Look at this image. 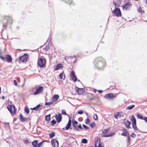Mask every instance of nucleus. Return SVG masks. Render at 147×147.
I'll list each match as a JSON object with an SVG mask.
<instances>
[{"label":"nucleus","mask_w":147,"mask_h":147,"mask_svg":"<svg viewBox=\"0 0 147 147\" xmlns=\"http://www.w3.org/2000/svg\"><path fill=\"white\" fill-rule=\"evenodd\" d=\"M112 12L114 13L116 16H121V11L119 9L116 7L114 9L113 11H112Z\"/></svg>","instance_id":"obj_7"},{"label":"nucleus","mask_w":147,"mask_h":147,"mask_svg":"<svg viewBox=\"0 0 147 147\" xmlns=\"http://www.w3.org/2000/svg\"><path fill=\"white\" fill-rule=\"evenodd\" d=\"M138 10L139 12L141 13L142 14V12H144V11H143L142 10V9L141 8V7H139V8L138 9Z\"/></svg>","instance_id":"obj_39"},{"label":"nucleus","mask_w":147,"mask_h":147,"mask_svg":"<svg viewBox=\"0 0 147 147\" xmlns=\"http://www.w3.org/2000/svg\"><path fill=\"white\" fill-rule=\"evenodd\" d=\"M59 96L58 95H55L52 98V100L53 102H55L57 100L59 97Z\"/></svg>","instance_id":"obj_19"},{"label":"nucleus","mask_w":147,"mask_h":147,"mask_svg":"<svg viewBox=\"0 0 147 147\" xmlns=\"http://www.w3.org/2000/svg\"><path fill=\"white\" fill-rule=\"evenodd\" d=\"M3 26L2 30L5 29L6 27L10 26L13 23L12 18L8 16H5L3 19Z\"/></svg>","instance_id":"obj_2"},{"label":"nucleus","mask_w":147,"mask_h":147,"mask_svg":"<svg viewBox=\"0 0 147 147\" xmlns=\"http://www.w3.org/2000/svg\"><path fill=\"white\" fill-rule=\"evenodd\" d=\"M100 139L99 138H97L95 140V147H103V144L100 143Z\"/></svg>","instance_id":"obj_6"},{"label":"nucleus","mask_w":147,"mask_h":147,"mask_svg":"<svg viewBox=\"0 0 147 147\" xmlns=\"http://www.w3.org/2000/svg\"><path fill=\"white\" fill-rule=\"evenodd\" d=\"M113 4H114V5H115V8L116 7V3L115 2H114Z\"/></svg>","instance_id":"obj_62"},{"label":"nucleus","mask_w":147,"mask_h":147,"mask_svg":"<svg viewBox=\"0 0 147 147\" xmlns=\"http://www.w3.org/2000/svg\"><path fill=\"white\" fill-rule=\"evenodd\" d=\"M0 58L3 61H6L5 57H4L0 55Z\"/></svg>","instance_id":"obj_43"},{"label":"nucleus","mask_w":147,"mask_h":147,"mask_svg":"<svg viewBox=\"0 0 147 147\" xmlns=\"http://www.w3.org/2000/svg\"><path fill=\"white\" fill-rule=\"evenodd\" d=\"M72 58H76V56H73L71 57Z\"/></svg>","instance_id":"obj_61"},{"label":"nucleus","mask_w":147,"mask_h":147,"mask_svg":"<svg viewBox=\"0 0 147 147\" xmlns=\"http://www.w3.org/2000/svg\"><path fill=\"white\" fill-rule=\"evenodd\" d=\"M98 91L100 94L102 93V90H98Z\"/></svg>","instance_id":"obj_57"},{"label":"nucleus","mask_w":147,"mask_h":147,"mask_svg":"<svg viewBox=\"0 0 147 147\" xmlns=\"http://www.w3.org/2000/svg\"><path fill=\"white\" fill-rule=\"evenodd\" d=\"M40 107V105L39 104L36 107L33 108L34 110H37Z\"/></svg>","instance_id":"obj_33"},{"label":"nucleus","mask_w":147,"mask_h":147,"mask_svg":"<svg viewBox=\"0 0 147 147\" xmlns=\"http://www.w3.org/2000/svg\"><path fill=\"white\" fill-rule=\"evenodd\" d=\"M33 146V147H39L37 144L35 146Z\"/></svg>","instance_id":"obj_59"},{"label":"nucleus","mask_w":147,"mask_h":147,"mask_svg":"<svg viewBox=\"0 0 147 147\" xmlns=\"http://www.w3.org/2000/svg\"><path fill=\"white\" fill-rule=\"evenodd\" d=\"M2 98L3 99V100H4L5 99V97L4 96H2Z\"/></svg>","instance_id":"obj_63"},{"label":"nucleus","mask_w":147,"mask_h":147,"mask_svg":"<svg viewBox=\"0 0 147 147\" xmlns=\"http://www.w3.org/2000/svg\"><path fill=\"white\" fill-rule=\"evenodd\" d=\"M117 113L118 114V116L120 118H122L124 117V115L122 112H117Z\"/></svg>","instance_id":"obj_30"},{"label":"nucleus","mask_w":147,"mask_h":147,"mask_svg":"<svg viewBox=\"0 0 147 147\" xmlns=\"http://www.w3.org/2000/svg\"><path fill=\"white\" fill-rule=\"evenodd\" d=\"M97 91V90L95 89H94V91L95 92H96V91Z\"/></svg>","instance_id":"obj_64"},{"label":"nucleus","mask_w":147,"mask_h":147,"mask_svg":"<svg viewBox=\"0 0 147 147\" xmlns=\"http://www.w3.org/2000/svg\"><path fill=\"white\" fill-rule=\"evenodd\" d=\"M78 127L79 129H83V128L82 127L81 124H80L79 125H78Z\"/></svg>","instance_id":"obj_51"},{"label":"nucleus","mask_w":147,"mask_h":147,"mask_svg":"<svg viewBox=\"0 0 147 147\" xmlns=\"http://www.w3.org/2000/svg\"><path fill=\"white\" fill-rule=\"evenodd\" d=\"M51 142L54 147H58V142L55 139L51 140Z\"/></svg>","instance_id":"obj_9"},{"label":"nucleus","mask_w":147,"mask_h":147,"mask_svg":"<svg viewBox=\"0 0 147 147\" xmlns=\"http://www.w3.org/2000/svg\"><path fill=\"white\" fill-rule=\"evenodd\" d=\"M72 1L71 0H70L69 1V3H68L69 4H70L72 3Z\"/></svg>","instance_id":"obj_58"},{"label":"nucleus","mask_w":147,"mask_h":147,"mask_svg":"<svg viewBox=\"0 0 147 147\" xmlns=\"http://www.w3.org/2000/svg\"><path fill=\"white\" fill-rule=\"evenodd\" d=\"M51 125L53 126L56 123V121L55 119H53L51 121Z\"/></svg>","instance_id":"obj_34"},{"label":"nucleus","mask_w":147,"mask_h":147,"mask_svg":"<svg viewBox=\"0 0 147 147\" xmlns=\"http://www.w3.org/2000/svg\"><path fill=\"white\" fill-rule=\"evenodd\" d=\"M83 113V111L82 110H80L78 111V113L80 114H82Z\"/></svg>","instance_id":"obj_52"},{"label":"nucleus","mask_w":147,"mask_h":147,"mask_svg":"<svg viewBox=\"0 0 147 147\" xmlns=\"http://www.w3.org/2000/svg\"><path fill=\"white\" fill-rule=\"evenodd\" d=\"M75 89L76 91L79 95L82 94L84 92V90L83 88H80L77 86H76Z\"/></svg>","instance_id":"obj_10"},{"label":"nucleus","mask_w":147,"mask_h":147,"mask_svg":"<svg viewBox=\"0 0 147 147\" xmlns=\"http://www.w3.org/2000/svg\"><path fill=\"white\" fill-rule=\"evenodd\" d=\"M83 126V127L85 129H86V130H89L90 129V128L89 127H88L85 125L84 124H83L82 125Z\"/></svg>","instance_id":"obj_35"},{"label":"nucleus","mask_w":147,"mask_h":147,"mask_svg":"<svg viewBox=\"0 0 147 147\" xmlns=\"http://www.w3.org/2000/svg\"><path fill=\"white\" fill-rule=\"evenodd\" d=\"M62 65L60 63L57 64L55 67V70H58L62 67Z\"/></svg>","instance_id":"obj_23"},{"label":"nucleus","mask_w":147,"mask_h":147,"mask_svg":"<svg viewBox=\"0 0 147 147\" xmlns=\"http://www.w3.org/2000/svg\"><path fill=\"white\" fill-rule=\"evenodd\" d=\"M146 122L147 123V117H144V119Z\"/></svg>","instance_id":"obj_54"},{"label":"nucleus","mask_w":147,"mask_h":147,"mask_svg":"<svg viewBox=\"0 0 147 147\" xmlns=\"http://www.w3.org/2000/svg\"><path fill=\"white\" fill-rule=\"evenodd\" d=\"M125 125L127 128H130L131 127H130V125L131 124V122L130 121L127 120V122H125Z\"/></svg>","instance_id":"obj_21"},{"label":"nucleus","mask_w":147,"mask_h":147,"mask_svg":"<svg viewBox=\"0 0 147 147\" xmlns=\"http://www.w3.org/2000/svg\"><path fill=\"white\" fill-rule=\"evenodd\" d=\"M118 114L117 113H117L114 115V117L115 118L117 119L118 118Z\"/></svg>","instance_id":"obj_47"},{"label":"nucleus","mask_w":147,"mask_h":147,"mask_svg":"<svg viewBox=\"0 0 147 147\" xmlns=\"http://www.w3.org/2000/svg\"><path fill=\"white\" fill-rule=\"evenodd\" d=\"M29 142V141L28 140H26L25 141V143H27Z\"/></svg>","instance_id":"obj_60"},{"label":"nucleus","mask_w":147,"mask_h":147,"mask_svg":"<svg viewBox=\"0 0 147 147\" xmlns=\"http://www.w3.org/2000/svg\"><path fill=\"white\" fill-rule=\"evenodd\" d=\"M93 118L94 119L96 120H97L98 119V116L96 114H94L93 115Z\"/></svg>","instance_id":"obj_45"},{"label":"nucleus","mask_w":147,"mask_h":147,"mask_svg":"<svg viewBox=\"0 0 147 147\" xmlns=\"http://www.w3.org/2000/svg\"><path fill=\"white\" fill-rule=\"evenodd\" d=\"M104 97L105 98L108 99H111L115 97L114 95L111 93H109L106 94Z\"/></svg>","instance_id":"obj_12"},{"label":"nucleus","mask_w":147,"mask_h":147,"mask_svg":"<svg viewBox=\"0 0 147 147\" xmlns=\"http://www.w3.org/2000/svg\"><path fill=\"white\" fill-rule=\"evenodd\" d=\"M61 113L63 115H67V114L66 113V111L63 109L62 110Z\"/></svg>","instance_id":"obj_40"},{"label":"nucleus","mask_w":147,"mask_h":147,"mask_svg":"<svg viewBox=\"0 0 147 147\" xmlns=\"http://www.w3.org/2000/svg\"><path fill=\"white\" fill-rule=\"evenodd\" d=\"M95 124L94 122L91 123L90 124V127L92 128H93L94 127V126H95Z\"/></svg>","instance_id":"obj_42"},{"label":"nucleus","mask_w":147,"mask_h":147,"mask_svg":"<svg viewBox=\"0 0 147 147\" xmlns=\"http://www.w3.org/2000/svg\"><path fill=\"white\" fill-rule=\"evenodd\" d=\"M45 119L48 122L50 121V114L47 115L46 116Z\"/></svg>","instance_id":"obj_29"},{"label":"nucleus","mask_w":147,"mask_h":147,"mask_svg":"<svg viewBox=\"0 0 147 147\" xmlns=\"http://www.w3.org/2000/svg\"><path fill=\"white\" fill-rule=\"evenodd\" d=\"M131 4L129 2H127L123 6V9H127L129 7L131 6Z\"/></svg>","instance_id":"obj_17"},{"label":"nucleus","mask_w":147,"mask_h":147,"mask_svg":"<svg viewBox=\"0 0 147 147\" xmlns=\"http://www.w3.org/2000/svg\"><path fill=\"white\" fill-rule=\"evenodd\" d=\"M131 121L132 122V124H136V119L133 115L131 117Z\"/></svg>","instance_id":"obj_18"},{"label":"nucleus","mask_w":147,"mask_h":147,"mask_svg":"<svg viewBox=\"0 0 147 147\" xmlns=\"http://www.w3.org/2000/svg\"><path fill=\"white\" fill-rule=\"evenodd\" d=\"M115 133H109V134H105V135H103V137H109L110 136H113L114 134Z\"/></svg>","instance_id":"obj_22"},{"label":"nucleus","mask_w":147,"mask_h":147,"mask_svg":"<svg viewBox=\"0 0 147 147\" xmlns=\"http://www.w3.org/2000/svg\"><path fill=\"white\" fill-rule=\"evenodd\" d=\"M127 132H123L122 134L121 135L122 136H127Z\"/></svg>","instance_id":"obj_48"},{"label":"nucleus","mask_w":147,"mask_h":147,"mask_svg":"<svg viewBox=\"0 0 147 147\" xmlns=\"http://www.w3.org/2000/svg\"><path fill=\"white\" fill-rule=\"evenodd\" d=\"M109 129H108L103 130L102 131V133L103 134H105L106 133H108L109 132Z\"/></svg>","instance_id":"obj_32"},{"label":"nucleus","mask_w":147,"mask_h":147,"mask_svg":"<svg viewBox=\"0 0 147 147\" xmlns=\"http://www.w3.org/2000/svg\"><path fill=\"white\" fill-rule=\"evenodd\" d=\"M136 135L134 133H133L131 135V137L135 138L136 137Z\"/></svg>","instance_id":"obj_46"},{"label":"nucleus","mask_w":147,"mask_h":147,"mask_svg":"<svg viewBox=\"0 0 147 147\" xmlns=\"http://www.w3.org/2000/svg\"><path fill=\"white\" fill-rule=\"evenodd\" d=\"M85 121L86 124H89L90 123V120L88 118H87L86 119Z\"/></svg>","instance_id":"obj_44"},{"label":"nucleus","mask_w":147,"mask_h":147,"mask_svg":"<svg viewBox=\"0 0 147 147\" xmlns=\"http://www.w3.org/2000/svg\"><path fill=\"white\" fill-rule=\"evenodd\" d=\"M6 61L8 63H11L12 61V58L9 55H6Z\"/></svg>","instance_id":"obj_15"},{"label":"nucleus","mask_w":147,"mask_h":147,"mask_svg":"<svg viewBox=\"0 0 147 147\" xmlns=\"http://www.w3.org/2000/svg\"><path fill=\"white\" fill-rule=\"evenodd\" d=\"M74 124V125H77L78 124V122L74 120L73 119H72V124Z\"/></svg>","instance_id":"obj_38"},{"label":"nucleus","mask_w":147,"mask_h":147,"mask_svg":"<svg viewBox=\"0 0 147 147\" xmlns=\"http://www.w3.org/2000/svg\"><path fill=\"white\" fill-rule=\"evenodd\" d=\"M44 87L42 86H39L37 87L36 88V90L34 93V95H37L41 93L43 91Z\"/></svg>","instance_id":"obj_5"},{"label":"nucleus","mask_w":147,"mask_h":147,"mask_svg":"<svg viewBox=\"0 0 147 147\" xmlns=\"http://www.w3.org/2000/svg\"><path fill=\"white\" fill-rule=\"evenodd\" d=\"M37 144V141L36 140H34L32 143L33 146H35Z\"/></svg>","instance_id":"obj_37"},{"label":"nucleus","mask_w":147,"mask_h":147,"mask_svg":"<svg viewBox=\"0 0 147 147\" xmlns=\"http://www.w3.org/2000/svg\"><path fill=\"white\" fill-rule=\"evenodd\" d=\"M76 125H74V124H72V127L73 129L74 130L76 131H79L80 130L78 129V126H76Z\"/></svg>","instance_id":"obj_20"},{"label":"nucleus","mask_w":147,"mask_h":147,"mask_svg":"<svg viewBox=\"0 0 147 147\" xmlns=\"http://www.w3.org/2000/svg\"><path fill=\"white\" fill-rule=\"evenodd\" d=\"M64 73H61L59 75V76L60 78L61 79L64 80L65 78V75H64Z\"/></svg>","instance_id":"obj_25"},{"label":"nucleus","mask_w":147,"mask_h":147,"mask_svg":"<svg viewBox=\"0 0 147 147\" xmlns=\"http://www.w3.org/2000/svg\"><path fill=\"white\" fill-rule=\"evenodd\" d=\"M137 117L138 119H141L143 120L144 118L142 115L140 114H138L137 115Z\"/></svg>","instance_id":"obj_24"},{"label":"nucleus","mask_w":147,"mask_h":147,"mask_svg":"<svg viewBox=\"0 0 147 147\" xmlns=\"http://www.w3.org/2000/svg\"><path fill=\"white\" fill-rule=\"evenodd\" d=\"M127 138L128 140V142H129L130 140V136L129 135H128L127 136Z\"/></svg>","instance_id":"obj_55"},{"label":"nucleus","mask_w":147,"mask_h":147,"mask_svg":"<svg viewBox=\"0 0 147 147\" xmlns=\"http://www.w3.org/2000/svg\"><path fill=\"white\" fill-rule=\"evenodd\" d=\"M132 127L136 131H138L139 130L136 126V124H132Z\"/></svg>","instance_id":"obj_28"},{"label":"nucleus","mask_w":147,"mask_h":147,"mask_svg":"<svg viewBox=\"0 0 147 147\" xmlns=\"http://www.w3.org/2000/svg\"><path fill=\"white\" fill-rule=\"evenodd\" d=\"M134 107L135 105H132L128 106L126 108V109H127L130 110L134 108Z\"/></svg>","instance_id":"obj_27"},{"label":"nucleus","mask_w":147,"mask_h":147,"mask_svg":"<svg viewBox=\"0 0 147 147\" xmlns=\"http://www.w3.org/2000/svg\"><path fill=\"white\" fill-rule=\"evenodd\" d=\"M95 67L99 69H102L105 65V60L101 57L97 58L94 61Z\"/></svg>","instance_id":"obj_1"},{"label":"nucleus","mask_w":147,"mask_h":147,"mask_svg":"<svg viewBox=\"0 0 147 147\" xmlns=\"http://www.w3.org/2000/svg\"><path fill=\"white\" fill-rule=\"evenodd\" d=\"M53 104V102H46L45 104V105H50Z\"/></svg>","instance_id":"obj_41"},{"label":"nucleus","mask_w":147,"mask_h":147,"mask_svg":"<svg viewBox=\"0 0 147 147\" xmlns=\"http://www.w3.org/2000/svg\"><path fill=\"white\" fill-rule=\"evenodd\" d=\"M7 108L11 114H14L16 113V109H15V106L14 105H8Z\"/></svg>","instance_id":"obj_4"},{"label":"nucleus","mask_w":147,"mask_h":147,"mask_svg":"<svg viewBox=\"0 0 147 147\" xmlns=\"http://www.w3.org/2000/svg\"><path fill=\"white\" fill-rule=\"evenodd\" d=\"M20 120L22 122L26 121L28 119L27 118L24 117L21 114H20Z\"/></svg>","instance_id":"obj_16"},{"label":"nucleus","mask_w":147,"mask_h":147,"mask_svg":"<svg viewBox=\"0 0 147 147\" xmlns=\"http://www.w3.org/2000/svg\"><path fill=\"white\" fill-rule=\"evenodd\" d=\"M55 135V134L54 132H52L49 134V137L51 138H52L54 137Z\"/></svg>","instance_id":"obj_26"},{"label":"nucleus","mask_w":147,"mask_h":147,"mask_svg":"<svg viewBox=\"0 0 147 147\" xmlns=\"http://www.w3.org/2000/svg\"><path fill=\"white\" fill-rule=\"evenodd\" d=\"M44 142L45 141H42V142H40L39 143L37 144H38V146L39 147H40V146L42 144V143Z\"/></svg>","instance_id":"obj_49"},{"label":"nucleus","mask_w":147,"mask_h":147,"mask_svg":"<svg viewBox=\"0 0 147 147\" xmlns=\"http://www.w3.org/2000/svg\"><path fill=\"white\" fill-rule=\"evenodd\" d=\"M70 77L73 81L75 82L77 80V78L75 75L74 72L73 71H71V73Z\"/></svg>","instance_id":"obj_11"},{"label":"nucleus","mask_w":147,"mask_h":147,"mask_svg":"<svg viewBox=\"0 0 147 147\" xmlns=\"http://www.w3.org/2000/svg\"><path fill=\"white\" fill-rule=\"evenodd\" d=\"M71 117H69V120L67 124L65 126V129L66 130L69 129L70 128L71 124Z\"/></svg>","instance_id":"obj_14"},{"label":"nucleus","mask_w":147,"mask_h":147,"mask_svg":"<svg viewBox=\"0 0 147 147\" xmlns=\"http://www.w3.org/2000/svg\"><path fill=\"white\" fill-rule=\"evenodd\" d=\"M88 141L86 139H84L82 140V142L83 143L86 144L87 143Z\"/></svg>","instance_id":"obj_36"},{"label":"nucleus","mask_w":147,"mask_h":147,"mask_svg":"<svg viewBox=\"0 0 147 147\" xmlns=\"http://www.w3.org/2000/svg\"><path fill=\"white\" fill-rule=\"evenodd\" d=\"M46 60L44 58H40L38 60V64L40 67H43L46 64Z\"/></svg>","instance_id":"obj_3"},{"label":"nucleus","mask_w":147,"mask_h":147,"mask_svg":"<svg viewBox=\"0 0 147 147\" xmlns=\"http://www.w3.org/2000/svg\"><path fill=\"white\" fill-rule=\"evenodd\" d=\"M123 130L125 131V132H127V133H128V132L127 131V130L125 129V128H123Z\"/></svg>","instance_id":"obj_56"},{"label":"nucleus","mask_w":147,"mask_h":147,"mask_svg":"<svg viewBox=\"0 0 147 147\" xmlns=\"http://www.w3.org/2000/svg\"><path fill=\"white\" fill-rule=\"evenodd\" d=\"M49 46H46L45 48V49L47 51H48L49 50Z\"/></svg>","instance_id":"obj_53"},{"label":"nucleus","mask_w":147,"mask_h":147,"mask_svg":"<svg viewBox=\"0 0 147 147\" xmlns=\"http://www.w3.org/2000/svg\"><path fill=\"white\" fill-rule=\"evenodd\" d=\"M13 83L14 84V85L15 86H17V85H18V84H17V83L16 82V80H13Z\"/></svg>","instance_id":"obj_50"},{"label":"nucleus","mask_w":147,"mask_h":147,"mask_svg":"<svg viewBox=\"0 0 147 147\" xmlns=\"http://www.w3.org/2000/svg\"><path fill=\"white\" fill-rule=\"evenodd\" d=\"M55 118L57 121L58 122V123H60L62 119L61 115L60 113H59L58 115H55Z\"/></svg>","instance_id":"obj_13"},{"label":"nucleus","mask_w":147,"mask_h":147,"mask_svg":"<svg viewBox=\"0 0 147 147\" xmlns=\"http://www.w3.org/2000/svg\"><path fill=\"white\" fill-rule=\"evenodd\" d=\"M25 111L27 113H29V109L27 107H26L25 108Z\"/></svg>","instance_id":"obj_31"},{"label":"nucleus","mask_w":147,"mask_h":147,"mask_svg":"<svg viewBox=\"0 0 147 147\" xmlns=\"http://www.w3.org/2000/svg\"><path fill=\"white\" fill-rule=\"evenodd\" d=\"M28 57V55L26 54H25L23 55L20 57L19 59L22 61L26 62L27 61Z\"/></svg>","instance_id":"obj_8"}]
</instances>
